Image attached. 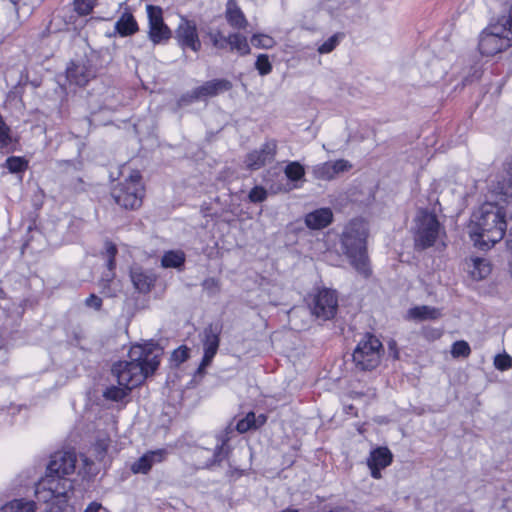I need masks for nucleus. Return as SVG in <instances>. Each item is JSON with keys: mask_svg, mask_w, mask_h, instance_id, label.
<instances>
[{"mask_svg": "<svg viewBox=\"0 0 512 512\" xmlns=\"http://www.w3.org/2000/svg\"><path fill=\"white\" fill-rule=\"evenodd\" d=\"M493 202H486L475 211L468 226V234L474 245L489 249L499 242L506 231L508 219H512V194L504 186H492Z\"/></svg>", "mask_w": 512, "mask_h": 512, "instance_id": "f257e3e1", "label": "nucleus"}, {"mask_svg": "<svg viewBox=\"0 0 512 512\" xmlns=\"http://www.w3.org/2000/svg\"><path fill=\"white\" fill-rule=\"evenodd\" d=\"M162 353V349L152 343L134 345L129 351L130 360L114 364L112 374L116 377L119 386L132 390L154 373Z\"/></svg>", "mask_w": 512, "mask_h": 512, "instance_id": "f03ea898", "label": "nucleus"}, {"mask_svg": "<svg viewBox=\"0 0 512 512\" xmlns=\"http://www.w3.org/2000/svg\"><path fill=\"white\" fill-rule=\"evenodd\" d=\"M367 237L368 226L363 219H353L348 222L340 237L343 253L353 268L363 277H368L371 273L366 249Z\"/></svg>", "mask_w": 512, "mask_h": 512, "instance_id": "7ed1b4c3", "label": "nucleus"}, {"mask_svg": "<svg viewBox=\"0 0 512 512\" xmlns=\"http://www.w3.org/2000/svg\"><path fill=\"white\" fill-rule=\"evenodd\" d=\"M445 235V228L435 213L419 209L414 218L413 237L417 250L432 247L438 239Z\"/></svg>", "mask_w": 512, "mask_h": 512, "instance_id": "20e7f679", "label": "nucleus"}, {"mask_svg": "<svg viewBox=\"0 0 512 512\" xmlns=\"http://www.w3.org/2000/svg\"><path fill=\"white\" fill-rule=\"evenodd\" d=\"M72 489L73 485L68 477L46 471V475L36 486L35 494L39 501L53 502L59 507L68 501Z\"/></svg>", "mask_w": 512, "mask_h": 512, "instance_id": "39448f33", "label": "nucleus"}, {"mask_svg": "<svg viewBox=\"0 0 512 512\" xmlns=\"http://www.w3.org/2000/svg\"><path fill=\"white\" fill-rule=\"evenodd\" d=\"M383 345L380 340L371 334H366L357 344L352 358L356 369L371 371L375 369L381 360Z\"/></svg>", "mask_w": 512, "mask_h": 512, "instance_id": "423d86ee", "label": "nucleus"}, {"mask_svg": "<svg viewBox=\"0 0 512 512\" xmlns=\"http://www.w3.org/2000/svg\"><path fill=\"white\" fill-rule=\"evenodd\" d=\"M115 202L125 209H137L142 204L143 186L139 171H133L123 183L116 185L111 192Z\"/></svg>", "mask_w": 512, "mask_h": 512, "instance_id": "0eeeda50", "label": "nucleus"}, {"mask_svg": "<svg viewBox=\"0 0 512 512\" xmlns=\"http://www.w3.org/2000/svg\"><path fill=\"white\" fill-rule=\"evenodd\" d=\"M478 46L482 55L493 56L511 47L512 37H509L505 27L497 22L481 33Z\"/></svg>", "mask_w": 512, "mask_h": 512, "instance_id": "6e6552de", "label": "nucleus"}, {"mask_svg": "<svg viewBox=\"0 0 512 512\" xmlns=\"http://www.w3.org/2000/svg\"><path fill=\"white\" fill-rule=\"evenodd\" d=\"M312 314L323 321L332 319L338 309V298L335 291L330 289L320 290L310 304Z\"/></svg>", "mask_w": 512, "mask_h": 512, "instance_id": "1a4fd4ad", "label": "nucleus"}, {"mask_svg": "<svg viewBox=\"0 0 512 512\" xmlns=\"http://www.w3.org/2000/svg\"><path fill=\"white\" fill-rule=\"evenodd\" d=\"M146 11L149 23V39L155 45L168 41L172 36V31L164 23L162 9L158 6L147 5Z\"/></svg>", "mask_w": 512, "mask_h": 512, "instance_id": "9d476101", "label": "nucleus"}, {"mask_svg": "<svg viewBox=\"0 0 512 512\" xmlns=\"http://www.w3.org/2000/svg\"><path fill=\"white\" fill-rule=\"evenodd\" d=\"M175 39L182 50L190 49L198 52L202 47L196 23L186 17H181L175 30Z\"/></svg>", "mask_w": 512, "mask_h": 512, "instance_id": "9b49d317", "label": "nucleus"}, {"mask_svg": "<svg viewBox=\"0 0 512 512\" xmlns=\"http://www.w3.org/2000/svg\"><path fill=\"white\" fill-rule=\"evenodd\" d=\"M221 328L218 325L210 324L203 331L204 355L197 369L198 375H203L205 369L211 364L220 344Z\"/></svg>", "mask_w": 512, "mask_h": 512, "instance_id": "f8f14e48", "label": "nucleus"}, {"mask_svg": "<svg viewBox=\"0 0 512 512\" xmlns=\"http://www.w3.org/2000/svg\"><path fill=\"white\" fill-rule=\"evenodd\" d=\"M77 457L72 451H59L52 455L47 472L68 477L75 472Z\"/></svg>", "mask_w": 512, "mask_h": 512, "instance_id": "ddd939ff", "label": "nucleus"}, {"mask_svg": "<svg viewBox=\"0 0 512 512\" xmlns=\"http://www.w3.org/2000/svg\"><path fill=\"white\" fill-rule=\"evenodd\" d=\"M352 167V164L345 159L327 161L315 165L312 169V174L318 180L331 181L338 175L348 172Z\"/></svg>", "mask_w": 512, "mask_h": 512, "instance_id": "4468645a", "label": "nucleus"}, {"mask_svg": "<svg viewBox=\"0 0 512 512\" xmlns=\"http://www.w3.org/2000/svg\"><path fill=\"white\" fill-rule=\"evenodd\" d=\"M276 142L267 141L260 149L254 150L247 154L245 165L250 170H258L267 163L273 161L276 154Z\"/></svg>", "mask_w": 512, "mask_h": 512, "instance_id": "2eb2a0df", "label": "nucleus"}, {"mask_svg": "<svg viewBox=\"0 0 512 512\" xmlns=\"http://www.w3.org/2000/svg\"><path fill=\"white\" fill-rule=\"evenodd\" d=\"M167 455L165 449L148 451L131 465V471L135 474H147L153 465L164 461Z\"/></svg>", "mask_w": 512, "mask_h": 512, "instance_id": "dca6fc26", "label": "nucleus"}, {"mask_svg": "<svg viewBox=\"0 0 512 512\" xmlns=\"http://www.w3.org/2000/svg\"><path fill=\"white\" fill-rule=\"evenodd\" d=\"M392 454L386 447H379L370 453L367 459V465L371 470V475L375 479L381 478L380 470L390 465Z\"/></svg>", "mask_w": 512, "mask_h": 512, "instance_id": "f3484780", "label": "nucleus"}, {"mask_svg": "<svg viewBox=\"0 0 512 512\" xmlns=\"http://www.w3.org/2000/svg\"><path fill=\"white\" fill-rule=\"evenodd\" d=\"M232 88V83L227 79H214L205 82L203 85L195 88L194 98L205 100L208 97H214L218 94L229 91Z\"/></svg>", "mask_w": 512, "mask_h": 512, "instance_id": "a211bd4d", "label": "nucleus"}, {"mask_svg": "<svg viewBox=\"0 0 512 512\" xmlns=\"http://www.w3.org/2000/svg\"><path fill=\"white\" fill-rule=\"evenodd\" d=\"M130 278L135 289L140 293H148L156 281V277L152 272L146 271L141 267H133L130 271Z\"/></svg>", "mask_w": 512, "mask_h": 512, "instance_id": "6ab92c4d", "label": "nucleus"}, {"mask_svg": "<svg viewBox=\"0 0 512 512\" xmlns=\"http://www.w3.org/2000/svg\"><path fill=\"white\" fill-rule=\"evenodd\" d=\"M333 219V213L329 208H320L310 212L305 217V223L310 229H323L327 227Z\"/></svg>", "mask_w": 512, "mask_h": 512, "instance_id": "aec40b11", "label": "nucleus"}, {"mask_svg": "<svg viewBox=\"0 0 512 512\" xmlns=\"http://www.w3.org/2000/svg\"><path fill=\"white\" fill-rule=\"evenodd\" d=\"M67 79L78 86L86 85L94 77V71L83 64H72L66 71Z\"/></svg>", "mask_w": 512, "mask_h": 512, "instance_id": "412c9836", "label": "nucleus"}, {"mask_svg": "<svg viewBox=\"0 0 512 512\" xmlns=\"http://www.w3.org/2000/svg\"><path fill=\"white\" fill-rule=\"evenodd\" d=\"M469 275L473 280L480 281L491 273V265L484 258L474 257L466 262Z\"/></svg>", "mask_w": 512, "mask_h": 512, "instance_id": "4be33fe9", "label": "nucleus"}, {"mask_svg": "<svg viewBox=\"0 0 512 512\" xmlns=\"http://www.w3.org/2000/svg\"><path fill=\"white\" fill-rule=\"evenodd\" d=\"M225 15L227 22L235 29H245L248 21L238 4H226Z\"/></svg>", "mask_w": 512, "mask_h": 512, "instance_id": "5701e85b", "label": "nucleus"}, {"mask_svg": "<svg viewBox=\"0 0 512 512\" xmlns=\"http://www.w3.org/2000/svg\"><path fill=\"white\" fill-rule=\"evenodd\" d=\"M441 315L440 311L430 306H416L408 310V318L412 320H434L439 318Z\"/></svg>", "mask_w": 512, "mask_h": 512, "instance_id": "b1692460", "label": "nucleus"}, {"mask_svg": "<svg viewBox=\"0 0 512 512\" xmlns=\"http://www.w3.org/2000/svg\"><path fill=\"white\" fill-rule=\"evenodd\" d=\"M34 501L26 499H14L0 507V512H35Z\"/></svg>", "mask_w": 512, "mask_h": 512, "instance_id": "393cba45", "label": "nucleus"}, {"mask_svg": "<svg viewBox=\"0 0 512 512\" xmlns=\"http://www.w3.org/2000/svg\"><path fill=\"white\" fill-rule=\"evenodd\" d=\"M115 28L121 36H128L135 33L138 26L131 13H124L115 23Z\"/></svg>", "mask_w": 512, "mask_h": 512, "instance_id": "a878e982", "label": "nucleus"}, {"mask_svg": "<svg viewBox=\"0 0 512 512\" xmlns=\"http://www.w3.org/2000/svg\"><path fill=\"white\" fill-rule=\"evenodd\" d=\"M185 262V253L180 250H171L166 252L162 259L161 264L165 268H181Z\"/></svg>", "mask_w": 512, "mask_h": 512, "instance_id": "bb28decb", "label": "nucleus"}, {"mask_svg": "<svg viewBox=\"0 0 512 512\" xmlns=\"http://www.w3.org/2000/svg\"><path fill=\"white\" fill-rule=\"evenodd\" d=\"M231 50L237 51L240 55H248L251 51L247 38L239 33L228 35Z\"/></svg>", "mask_w": 512, "mask_h": 512, "instance_id": "cd10ccee", "label": "nucleus"}, {"mask_svg": "<svg viewBox=\"0 0 512 512\" xmlns=\"http://www.w3.org/2000/svg\"><path fill=\"white\" fill-rule=\"evenodd\" d=\"M250 41L254 47L259 49H272L276 45L273 37L262 33L253 34Z\"/></svg>", "mask_w": 512, "mask_h": 512, "instance_id": "c85d7f7f", "label": "nucleus"}, {"mask_svg": "<svg viewBox=\"0 0 512 512\" xmlns=\"http://www.w3.org/2000/svg\"><path fill=\"white\" fill-rule=\"evenodd\" d=\"M285 175L291 181H298L305 175V169L299 162H291L285 167Z\"/></svg>", "mask_w": 512, "mask_h": 512, "instance_id": "c756f323", "label": "nucleus"}, {"mask_svg": "<svg viewBox=\"0 0 512 512\" xmlns=\"http://www.w3.org/2000/svg\"><path fill=\"white\" fill-rule=\"evenodd\" d=\"M129 391L130 390L126 389L123 386H111L105 390L103 396L107 400L118 402L124 399L128 395Z\"/></svg>", "mask_w": 512, "mask_h": 512, "instance_id": "7c9ffc66", "label": "nucleus"}, {"mask_svg": "<svg viewBox=\"0 0 512 512\" xmlns=\"http://www.w3.org/2000/svg\"><path fill=\"white\" fill-rule=\"evenodd\" d=\"M5 165L11 173H19L27 169L28 163L21 157L12 156L7 158Z\"/></svg>", "mask_w": 512, "mask_h": 512, "instance_id": "2f4dec72", "label": "nucleus"}, {"mask_svg": "<svg viewBox=\"0 0 512 512\" xmlns=\"http://www.w3.org/2000/svg\"><path fill=\"white\" fill-rule=\"evenodd\" d=\"M255 68L261 76L270 74L272 64L269 60V56L267 54H259L255 62Z\"/></svg>", "mask_w": 512, "mask_h": 512, "instance_id": "473e14b6", "label": "nucleus"}, {"mask_svg": "<svg viewBox=\"0 0 512 512\" xmlns=\"http://www.w3.org/2000/svg\"><path fill=\"white\" fill-rule=\"evenodd\" d=\"M470 353H471L470 346L464 340L456 341L452 345L451 354L454 358H458V357L467 358L470 355Z\"/></svg>", "mask_w": 512, "mask_h": 512, "instance_id": "72a5a7b5", "label": "nucleus"}, {"mask_svg": "<svg viewBox=\"0 0 512 512\" xmlns=\"http://www.w3.org/2000/svg\"><path fill=\"white\" fill-rule=\"evenodd\" d=\"M236 428L240 433H245L252 428H257L255 414L252 412L248 413L245 418L238 421Z\"/></svg>", "mask_w": 512, "mask_h": 512, "instance_id": "f704fd0d", "label": "nucleus"}, {"mask_svg": "<svg viewBox=\"0 0 512 512\" xmlns=\"http://www.w3.org/2000/svg\"><path fill=\"white\" fill-rule=\"evenodd\" d=\"M341 34H334L330 38H328L323 44H321L317 51L320 54H327L332 52L336 46L340 43Z\"/></svg>", "mask_w": 512, "mask_h": 512, "instance_id": "c9c22d12", "label": "nucleus"}, {"mask_svg": "<svg viewBox=\"0 0 512 512\" xmlns=\"http://www.w3.org/2000/svg\"><path fill=\"white\" fill-rule=\"evenodd\" d=\"M505 173L508 177L507 180L498 181L497 183L493 184L492 186H504V191L508 189L509 193L512 194V157L509 158L505 163Z\"/></svg>", "mask_w": 512, "mask_h": 512, "instance_id": "e433bc0d", "label": "nucleus"}, {"mask_svg": "<svg viewBox=\"0 0 512 512\" xmlns=\"http://www.w3.org/2000/svg\"><path fill=\"white\" fill-rule=\"evenodd\" d=\"M494 366L500 371L508 370L512 367V357L506 353L497 354L494 358Z\"/></svg>", "mask_w": 512, "mask_h": 512, "instance_id": "4c0bfd02", "label": "nucleus"}, {"mask_svg": "<svg viewBox=\"0 0 512 512\" xmlns=\"http://www.w3.org/2000/svg\"><path fill=\"white\" fill-rule=\"evenodd\" d=\"M113 278H114V272H113V270H110L108 268V272L105 273L101 279V287L103 289V293H105L109 297H114L117 294V290L110 289V287L108 285L110 282L113 281Z\"/></svg>", "mask_w": 512, "mask_h": 512, "instance_id": "58836bf2", "label": "nucleus"}, {"mask_svg": "<svg viewBox=\"0 0 512 512\" xmlns=\"http://www.w3.org/2000/svg\"><path fill=\"white\" fill-rule=\"evenodd\" d=\"M96 0H75V10L80 15H88L94 8Z\"/></svg>", "mask_w": 512, "mask_h": 512, "instance_id": "ea45409f", "label": "nucleus"}, {"mask_svg": "<svg viewBox=\"0 0 512 512\" xmlns=\"http://www.w3.org/2000/svg\"><path fill=\"white\" fill-rule=\"evenodd\" d=\"M248 198L253 203H260L266 200L267 191L261 186H255L248 195Z\"/></svg>", "mask_w": 512, "mask_h": 512, "instance_id": "a19ab883", "label": "nucleus"}, {"mask_svg": "<svg viewBox=\"0 0 512 512\" xmlns=\"http://www.w3.org/2000/svg\"><path fill=\"white\" fill-rule=\"evenodd\" d=\"M9 127L5 124L4 120L0 116V149L7 147L11 142L9 135Z\"/></svg>", "mask_w": 512, "mask_h": 512, "instance_id": "79ce46f5", "label": "nucleus"}, {"mask_svg": "<svg viewBox=\"0 0 512 512\" xmlns=\"http://www.w3.org/2000/svg\"><path fill=\"white\" fill-rule=\"evenodd\" d=\"M105 249H106V256H107V267L110 269V270H114L115 268V256L117 254V248L116 246L111 243V242H106L105 244Z\"/></svg>", "mask_w": 512, "mask_h": 512, "instance_id": "37998d69", "label": "nucleus"}, {"mask_svg": "<svg viewBox=\"0 0 512 512\" xmlns=\"http://www.w3.org/2000/svg\"><path fill=\"white\" fill-rule=\"evenodd\" d=\"M214 47L224 49L229 45L228 36H224L221 32L210 35Z\"/></svg>", "mask_w": 512, "mask_h": 512, "instance_id": "c03bdc74", "label": "nucleus"}, {"mask_svg": "<svg viewBox=\"0 0 512 512\" xmlns=\"http://www.w3.org/2000/svg\"><path fill=\"white\" fill-rule=\"evenodd\" d=\"M189 357V351L186 347H179L175 349L172 353V361L179 365L187 360Z\"/></svg>", "mask_w": 512, "mask_h": 512, "instance_id": "a18cd8bd", "label": "nucleus"}, {"mask_svg": "<svg viewBox=\"0 0 512 512\" xmlns=\"http://www.w3.org/2000/svg\"><path fill=\"white\" fill-rule=\"evenodd\" d=\"M202 287L209 294L214 295L219 291V282L215 278H207L203 281Z\"/></svg>", "mask_w": 512, "mask_h": 512, "instance_id": "49530a36", "label": "nucleus"}, {"mask_svg": "<svg viewBox=\"0 0 512 512\" xmlns=\"http://www.w3.org/2000/svg\"><path fill=\"white\" fill-rule=\"evenodd\" d=\"M194 96H195V89L183 94L177 102L178 107L187 106L195 101H199V98H194Z\"/></svg>", "mask_w": 512, "mask_h": 512, "instance_id": "de8ad7c7", "label": "nucleus"}, {"mask_svg": "<svg viewBox=\"0 0 512 512\" xmlns=\"http://www.w3.org/2000/svg\"><path fill=\"white\" fill-rule=\"evenodd\" d=\"M85 305L89 308H92L96 311H99L102 307V299L95 295V294H91L86 300H85Z\"/></svg>", "mask_w": 512, "mask_h": 512, "instance_id": "09e8293b", "label": "nucleus"}, {"mask_svg": "<svg viewBox=\"0 0 512 512\" xmlns=\"http://www.w3.org/2000/svg\"><path fill=\"white\" fill-rule=\"evenodd\" d=\"M83 512H109L106 507H104L101 503L93 501L90 502Z\"/></svg>", "mask_w": 512, "mask_h": 512, "instance_id": "8fccbe9b", "label": "nucleus"}, {"mask_svg": "<svg viewBox=\"0 0 512 512\" xmlns=\"http://www.w3.org/2000/svg\"><path fill=\"white\" fill-rule=\"evenodd\" d=\"M321 512H354L349 506H325Z\"/></svg>", "mask_w": 512, "mask_h": 512, "instance_id": "3c124183", "label": "nucleus"}, {"mask_svg": "<svg viewBox=\"0 0 512 512\" xmlns=\"http://www.w3.org/2000/svg\"><path fill=\"white\" fill-rule=\"evenodd\" d=\"M49 512H74L73 508L72 507H69V506H65V507H55V508H52Z\"/></svg>", "mask_w": 512, "mask_h": 512, "instance_id": "603ef678", "label": "nucleus"}, {"mask_svg": "<svg viewBox=\"0 0 512 512\" xmlns=\"http://www.w3.org/2000/svg\"><path fill=\"white\" fill-rule=\"evenodd\" d=\"M266 421V417L264 415H259L257 418H256V423H257V427L263 425Z\"/></svg>", "mask_w": 512, "mask_h": 512, "instance_id": "864d4df0", "label": "nucleus"}, {"mask_svg": "<svg viewBox=\"0 0 512 512\" xmlns=\"http://www.w3.org/2000/svg\"><path fill=\"white\" fill-rule=\"evenodd\" d=\"M507 246L512 252V228L509 230L508 239H507Z\"/></svg>", "mask_w": 512, "mask_h": 512, "instance_id": "5fc2aeb1", "label": "nucleus"}, {"mask_svg": "<svg viewBox=\"0 0 512 512\" xmlns=\"http://www.w3.org/2000/svg\"><path fill=\"white\" fill-rule=\"evenodd\" d=\"M282 512H298V510H295V509H287V510H284Z\"/></svg>", "mask_w": 512, "mask_h": 512, "instance_id": "6e6d98bb", "label": "nucleus"}, {"mask_svg": "<svg viewBox=\"0 0 512 512\" xmlns=\"http://www.w3.org/2000/svg\"><path fill=\"white\" fill-rule=\"evenodd\" d=\"M231 3H233V4H237L236 0H228V1H227V4H231Z\"/></svg>", "mask_w": 512, "mask_h": 512, "instance_id": "4d7b16f0", "label": "nucleus"}, {"mask_svg": "<svg viewBox=\"0 0 512 512\" xmlns=\"http://www.w3.org/2000/svg\"><path fill=\"white\" fill-rule=\"evenodd\" d=\"M18 1H19V0H11V2H12L13 4H15V5L17 4V2H18Z\"/></svg>", "mask_w": 512, "mask_h": 512, "instance_id": "13d9d810", "label": "nucleus"}, {"mask_svg": "<svg viewBox=\"0 0 512 512\" xmlns=\"http://www.w3.org/2000/svg\"><path fill=\"white\" fill-rule=\"evenodd\" d=\"M2 344H3V340H2V338L0 337V347L2 346Z\"/></svg>", "mask_w": 512, "mask_h": 512, "instance_id": "bf43d9fd", "label": "nucleus"}]
</instances>
